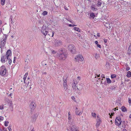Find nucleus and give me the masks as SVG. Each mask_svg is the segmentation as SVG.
<instances>
[{"instance_id": "f257e3e1", "label": "nucleus", "mask_w": 131, "mask_h": 131, "mask_svg": "<svg viewBox=\"0 0 131 131\" xmlns=\"http://www.w3.org/2000/svg\"><path fill=\"white\" fill-rule=\"evenodd\" d=\"M57 57L58 59L61 60H65L67 57V54L63 52L62 49L59 50L57 53Z\"/></svg>"}, {"instance_id": "f03ea898", "label": "nucleus", "mask_w": 131, "mask_h": 131, "mask_svg": "<svg viewBox=\"0 0 131 131\" xmlns=\"http://www.w3.org/2000/svg\"><path fill=\"white\" fill-rule=\"evenodd\" d=\"M5 36V38H2L1 40V43H0V48L1 49V50L4 48V46L5 45L6 42L7 38V36L5 35H4Z\"/></svg>"}, {"instance_id": "7ed1b4c3", "label": "nucleus", "mask_w": 131, "mask_h": 131, "mask_svg": "<svg viewBox=\"0 0 131 131\" xmlns=\"http://www.w3.org/2000/svg\"><path fill=\"white\" fill-rule=\"evenodd\" d=\"M67 131H79L77 128V127L74 125L67 127Z\"/></svg>"}, {"instance_id": "20e7f679", "label": "nucleus", "mask_w": 131, "mask_h": 131, "mask_svg": "<svg viewBox=\"0 0 131 131\" xmlns=\"http://www.w3.org/2000/svg\"><path fill=\"white\" fill-rule=\"evenodd\" d=\"M48 28L46 26L43 25L42 26L41 32L45 36H46L48 32Z\"/></svg>"}, {"instance_id": "39448f33", "label": "nucleus", "mask_w": 131, "mask_h": 131, "mask_svg": "<svg viewBox=\"0 0 131 131\" xmlns=\"http://www.w3.org/2000/svg\"><path fill=\"white\" fill-rule=\"evenodd\" d=\"M68 48L69 50L72 53H75V48L74 46L72 45H70L68 47Z\"/></svg>"}, {"instance_id": "423d86ee", "label": "nucleus", "mask_w": 131, "mask_h": 131, "mask_svg": "<svg viewBox=\"0 0 131 131\" xmlns=\"http://www.w3.org/2000/svg\"><path fill=\"white\" fill-rule=\"evenodd\" d=\"M54 44L56 47H58L62 45V41L59 40H55Z\"/></svg>"}, {"instance_id": "0eeeda50", "label": "nucleus", "mask_w": 131, "mask_h": 131, "mask_svg": "<svg viewBox=\"0 0 131 131\" xmlns=\"http://www.w3.org/2000/svg\"><path fill=\"white\" fill-rule=\"evenodd\" d=\"M6 72V70L5 67L2 66V68L0 70V75H4L5 74Z\"/></svg>"}, {"instance_id": "6e6552de", "label": "nucleus", "mask_w": 131, "mask_h": 131, "mask_svg": "<svg viewBox=\"0 0 131 131\" xmlns=\"http://www.w3.org/2000/svg\"><path fill=\"white\" fill-rule=\"evenodd\" d=\"M122 123L121 119L119 117H117L115 120V123L116 125L119 126Z\"/></svg>"}, {"instance_id": "1a4fd4ad", "label": "nucleus", "mask_w": 131, "mask_h": 131, "mask_svg": "<svg viewBox=\"0 0 131 131\" xmlns=\"http://www.w3.org/2000/svg\"><path fill=\"white\" fill-rule=\"evenodd\" d=\"M75 59L76 61L79 62L80 61H83L84 58L81 55H79L77 56L75 58Z\"/></svg>"}, {"instance_id": "9d476101", "label": "nucleus", "mask_w": 131, "mask_h": 131, "mask_svg": "<svg viewBox=\"0 0 131 131\" xmlns=\"http://www.w3.org/2000/svg\"><path fill=\"white\" fill-rule=\"evenodd\" d=\"M97 118L96 119V127H97L99 126L100 124L101 123L102 121L101 119L99 117V116H97Z\"/></svg>"}, {"instance_id": "9b49d317", "label": "nucleus", "mask_w": 131, "mask_h": 131, "mask_svg": "<svg viewBox=\"0 0 131 131\" xmlns=\"http://www.w3.org/2000/svg\"><path fill=\"white\" fill-rule=\"evenodd\" d=\"M16 13L15 12L14 13H13L11 15L10 19L12 23V20L13 19L14 21V19L16 17Z\"/></svg>"}, {"instance_id": "f8f14e48", "label": "nucleus", "mask_w": 131, "mask_h": 131, "mask_svg": "<svg viewBox=\"0 0 131 131\" xmlns=\"http://www.w3.org/2000/svg\"><path fill=\"white\" fill-rule=\"evenodd\" d=\"M36 105L35 102H31L30 105V108L31 110H34L36 108Z\"/></svg>"}, {"instance_id": "ddd939ff", "label": "nucleus", "mask_w": 131, "mask_h": 131, "mask_svg": "<svg viewBox=\"0 0 131 131\" xmlns=\"http://www.w3.org/2000/svg\"><path fill=\"white\" fill-rule=\"evenodd\" d=\"M11 54L12 53L11 50L10 49L8 50L6 52V56H5L7 59H8V58H9V57L10 56Z\"/></svg>"}, {"instance_id": "4468645a", "label": "nucleus", "mask_w": 131, "mask_h": 131, "mask_svg": "<svg viewBox=\"0 0 131 131\" xmlns=\"http://www.w3.org/2000/svg\"><path fill=\"white\" fill-rule=\"evenodd\" d=\"M6 57L5 55L2 54L1 57V61L2 63H5Z\"/></svg>"}, {"instance_id": "2eb2a0df", "label": "nucleus", "mask_w": 131, "mask_h": 131, "mask_svg": "<svg viewBox=\"0 0 131 131\" xmlns=\"http://www.w3.org/2000/svg\"><path fill=\"white\" fill-rule=\"evenodd\" d=\"M129 43L130 44L127 53V54L129 56H130L131 54V43Z\"/></svg>"}, {"instance_id": "dca6fc26", "label": "nucleus", "mask_w": 131, "mask_h": 131, "mask_svg": "<svg viewBox=\"0 0 131 131\" xmlns=\"http://www.w3.org/2000/svg\"><path fill=\"white\" fill-rule=\"evenodd\" d=\"M91 9L92 10L94 11H96L97 10V8H95V5H92L91 6Z\"/></svg>"}, {"instance_id": "f3484780", "label": "nucleus", "mask_w": 131, "mask_h": 131, "mask_svg": "<svg viewBox=\"0 0 131 131\" xmlns=\"http://www.w3.org/2000/svg\"><path fill=\"white\" fill-rule=\"evenodd\" d=\"M90 18L91 19H94L95 17V15L93 13H91L90 14Z\"/></svg>"}, {"instance_id": "a211bd4d", "label": "nucleus", "mask_w": 131, "mask_h": 131, "mask_svg": "<svg viewBox=\"0 0 131 131\" xmlns=\"http://www.w3.org/2000/svg\"><path fill=\"white\" fill-rule=\"evenodd\" d=\"M76 109L77 110L78 109V108L76 107ZM76 114L78 115H80L82 114V113L81 112H80L78 110H76L75 112Z\"/></svg>"}, {"instance_id": "6ab92c4d", "label": "nucleus", "mask_w": 131, "mask_h": 131, "mask_svg": "<svg viewBox=\"0 0 131 131\" xmlns=\"http://www.w3.org/2000/svg\"><path fill=\"white\" fill-rule=\"evenodd\" d=\"M77 89L78 90H80L82 88V84H80L77 86Z\"/></svg>"}, {"instance_id": "aec40b11", "label": "nucleus", "mask_w": 131, "mask_h": 131, "mask_svg": "<svg viewBox=\"0 0 131 131\" xmlns=\"http://www.w3.org/2000/svg\"><path fill=\"white\" fill-rule=\"evenodd\" d=\"M28 72H26L25 75H24L23 79L24 80V83H25V80L26 79V78L28 75Z\"/></svg>"}, {"instance_id": "412c9836", "label": "nucleus", "mask_w": 131, "mask_h": 131, "mask_svg": "<svg viewBox=\"0 0 131 131\" xmlns=\"http://www.w3.org/2000/svg\"><path fill=\"white\" fill-rule=\"evenodd\" d=\"M37 117V115L34 114L32 115V118L33 121L34 122L35 121Z\"/></svg>"}, {"instance_id": "4be33fe9", "label": "nucleus", "mask_w": 131, "mask_h": 131, "mask_svg": "<svg viewBox=\"0 0 131 131\" xmlns=\"http://www.w3.org/2000/svg\"><path fill=\"white\" fill-rule=\"evenodd\" d=\"M96 5L98 7H101L102 5L101 1H97V3L96 4Z\"/></svg>"}, {"instance_id": "5701e85b", "label": "nucleus", "mask_w": 131, "mask_h": 131, "mask_svg": "<svg viewBox=\"0 0 131 131\" xmlns=\"http://www.w3.org/2000/svg\"><path fill=\"white\" fill-rule=\"evenodd\" d=\"M67 78L66 77H63V83H67Z\"/></svg>"}, {"instance_id": "b1692460", "label": "nucleus", "mask_w": 131, "mask_h": 131, "mask_svg": "<svg viewBox=\"0 0 131 131\" xmlns=\"http://www.w3.org/2000/svg\"><path fill=\"white\" fill-rule=\"evenodd\" d=\"M72 118V116L71 115L70 112H69L68 113V119L69 120H71Z\"/></svg>"}, {"instance_id": "393cba45", "label": "nucleus", "mask_w": 131, "mask_h": 131, "mask_svg": "<svg viewBox=\"0 0 131 131\" xmlns=\"http://www.w3.org/2000/svg\"><path fill=\"white\" fill-rule=\"evenodd\" d=\"M122 111L123 112H125L127 111V110L126 107L124 106H123L121 107Z\"/></svg>"}, {"instance_id": "a878e982", "label": "nucleus", "mask_w": 131, "mask_h": 131, "mask_svg": "<svg viewBox=\"0 0 131 131\" xmlns=\"http://www.w3.org/2000/svg\"><path fill=\"white\" fill-rule=\"evenodd\" d=\"M107 83L108 84L111 83L112 81L109 78H106Z\"/></svg>"}, {"instance_id": "bb28decb", "label": "nucleus", "mask_w": 131, "mask_h": 131, "mask_svg": "<svg viewBox=\"0 0 131 131\" xmlns=\"http://www.w3.org/2000/svg\"><path fill=\"white\" fill-rule=\"evenodd\" d=\"M127 76L128 77H131V72L130 71H128L127 72Z\"/></svg>"}, {"instance_id": "cd10ccee", "label": "nucleus", "mask_w": 131, "mask_h": 131, "mask_svg": "<svg viewBox=\"0 0 131 131\" xmlns=\"http://www.w3.org/2000/svg\"><path fill=\"white\" fill-rule=\"evenodd\" d=\"M5 0H1V4L2 6L4 5L5 3Z\"/></svg>"}, {"instance_id": "c85d7f7f", "label": "nucleus", "mask_w": 131, "mask_h": 131, "mask_svg": "<svg viewBox=\"0 0 131 131\" xmlns=\"http://www.w3.org/2000/svg\"><path fill=\"white\" fill-rule=\"evenodd\" d=\"M74 30L79 32L80 31V29L79 28H78L76 27H74Z\"/></svg>"}, {"instance_id": "c756f323", "label": "nucleus", "mask_w": 131, "mask_h": 131, "mask_svg": "<svg viewBox=\"0 0 131 131\" xmlns=\"http://www.w3.org/2000/svg\"><path fill=\"white\" fill-rule=\"evenodd\" d=\"M72 87L73 89H75L76 90L77 86H76V85H75V83L73 84Z\"/></svg>"}, {"instance_id": "7c9ffc66", "label": "nucleus", "mask_w": 131, "mask_h": 131, "mask_svg": "<svg viewBox=\"0 0 131 131\" xmlns=\"http://www.w3.org/2000/svg\"><path fill=\"white\" fill-rule=\"evenodd\" d=\"M116 77V75L115 74H113L111 75V78L112 79L115 78Z\"/></svg>"}, {"instance_id": "2f4dec72", "label": "nucleus", "mask_w": 131, "mask_h": 131, "mask_svg": "<svg viewBox=\"0 0 131 131\" xmlns=\"http://www.w3.org/2000/svg\"><path fill=\"white\" fill-rule=\"evenodd\" d=\"M48 12L47 11H44L42 13V14L44 16H45L47 15Z\"/></svg>"}, {"instance_id": "473e14b6", "label": "nucleus", "mask_w": 131, "mask_h": 131, "mask_svg": "<svg viewBox=\"0 0 131 131\" xmlns=\"http://www.w3.org/2000/svg\"><path fill=\"white\" fill-rule=\"evenodd\" d=\"M8 63L9 64H10L12 62V60L11 59H10L9 58H8Z\"/></svg>"}, {"instance_id": "72a5a7b5", "label": "nucleus", "mask_w": 131, "mask_h": 131, "mask_svg": "<svg viewBox=\"0 0 131 131\" xmlns=\"http://www.w3.org/2000/svg\"><path fill=\"white\" fill-rule=\"evenodd\" d=\"M95 58L96 59L99 58L100 57L98 54L96 53L95 56Z\"/></svg>"}, {"instance_id": "f704fd0d", "label": "nucleus", "mask_w": 131, "mask_h": 131, "mask_svg": "<svg viewBox=\"0 0 131 131\" xmlns=\"http://www.w3.org/2000/svg\"><path fill=\"white\" fill-rule=\"evenodd\" d=\"M9 123V122L8 121H6L5 122V126H7L8 125V124Z\"/></svg>"}, {"instance_id": "c9c22d12", "label": "nucleus", "mask_w": 131, "mask_h": 131, "mask_svg": "<svg viewBox=\"0 0 131 131\" xmlns=\"http://www.w3.org/2000/svg\"><path fill=\"white\" fill-rule=\"evenodd\" d=\"M11 125H9L8 126V129L9 131H12V129L11 128Z\"/></svg>"}, {"instance_id": "e433bc0d", "label": "nucleus", "mask_w": 131, "mask_h": 131, "mask_svg": "<svg viewBox=\"0 0 131 131\" xmlns=\"http://www.w3.org/2000/svg\"><path fill=\"white\" fill-rule=\"evenodd\" d=\"M92 116L93 117H96V114L95 113H92Z\"/></svg>"}, {"instance_id": "4c0bfd02", "label": "nucleus", "mask_w": 131, "mask_h": 131, "mask_svg": "<svg viewBox=\"0 0 131 131\" xmlns=\"http://www.w3.org/2000/svg\"><path fill=\"white\" fill-rule=\"evenodd\" d=\"M77 83V82L75 80H73V84L75 83V85H76V84Z\"/></svg>"}, {"instance_id": "58836bf2", "label": "nucleus", "mask_w": 131, "mask_h": 131, "mask_svg": "<svg viewBox=\"0 0 131 131\" xmlns=\"http://www.w3.org/2000/svg\"><path fill=\"white\" fill-rule=\"evenodd\" d=\"M51 52H52V53L53 54H55L56 53V51H55L54 50H51Z\"/></svg>"}, {"instance_id": "ea45409f", "label": "nucleus", "mask_w": 131, "mask_h": 131, "mask_svg": "<svg viewBox=\"0 0 131 131\" xmlns=\"http://www.w3.org/2000/svg\"><path fill=\"white\" fill-rule=\"evenodd\" d=\"M76 25H71V24H69V26L70 27H73L74 26H75Z\"/></svg>"}, {"instance_id": "a19ab883", "label": "nucleus", "mask_w": 131, "mask_h": 131, "mask_svg": "<svg viewBox=\"0 0 131 131\" xmlns=\"http://www.w3.org/2000/svg\"><path fill=\"white\" fill-rule=\"evenodd\" d=\"M3 105H1L0 106V110H2L3 109Z\"/></svg>"}, {"instance_id": "79ce46f5", "label": "nucleus", "mask_w": 131, "mask_h": 131, "mask_svg": "<svg viewBox=\"0 0 131 131\" xmlns=\"http://www.w3.org/2000/svg\"><path fill=\"white\" fill-rule=\"evenodd\" d=\"M97 47H98L99 48H101V46L100 45H99V44H98L97 45Z\"/></svg>"}, {"instance_id": "37998d69", "label": "nucleus", "mask_w": 131, "mask_h": 131, "mask_svg": "<svg viewBox=\"0 0 131 131\" xmlns=\"http://www.w3.org/2000/svg\"><path fill=\"white\" fill-rule=\"evenodd\" d=\"M4 119V118L2 116H0V120L1 121L3 120Z\"/></svg>"}, {"instance_id": "c03bdc74", "label": "nucleus", "mask_w": 131, "mask_h": 131, "mask_svg": "<svg viewBox=\"0 0 131 131\" xmlns=\"http://www.w3.org/2000/svg\"><path fill=\"white\" fill-rule=\"evenodd\" d=\"M128 102L129 103V104L131 103V100H130L129 98H128Z\"/></svg>"}, {"instance_id": "a18cd8bd", "label": "nucleus", "mask_w": 131, "mask_h": 131, "mask_svg": "<svg viewBox=\"0 0 131 131\" xmlns=\"http://www.w3.org/2000/svg\"><path fill=\"white\" fill-rule=\"evenodd\" d=\"M130 68L129 67H127L126 68V70L127 71H128L130 69Z\"/></svg>"}, {"instance_id": "49530a36", "label": "nucleus", "mask_w": 131, "mask_h": 131, "mask_svg": "<svg viewBox=\"0 0 131 131\" xmlns=\"http://www.w3.org/2000/svg\"><path fill=\"white\" fill-rule=\"evenodd\" d=\"M104 42L106 43L107 42V39H104Z\"/></svg>"}, {"instance_id": "de8ad7c7", "label": "nucleus", "mask_w": 131, "mask_h": 131, "mask_svg": "<svg viewBox=\"0 0 131 131\" xmlns=\"http://www.w3.org/2000/svg\"><path fill=\"white\" fill-rule=\"evenodd\" d=\"M101 77H102V78H105V75L104 74H102V75H101Z\"/></svg>"}, {"instance_id": "09e8293b", "label": "nucleus", "mask_w": 131, "mask_h": 131, "mask_svg": "<svg viewBox=\"0 0 131 131\" xmlns=\"http://www.w3.org/2000/svg\"><path fill=\"white\" fill-rule=\"evenodd\" d=\"M95 44L97 45L99 44L98 42L97 41H95Z\"/></svg>"}, {"instance_id": "8fccbe9b", "label": "nucleus", "mask_w": 131, "mask_h": 131, "mask_svg": "<svg viewBox=\"0 0 131 131\" xmlns=\"http://www.w3.org/2000/svg\"><path fill=\"white\" fill-rule=\"evenodd\" d=\"M111 89L112 90H114V89L115 88V86H113L112 87H111Z\"/></svg>"}, {"instance_id": "3c124183", "label": "nucleus", "mask_w": 131, "mask_h": 131, "mask_svg": "<svg viewBox=\"0 0 131 131\" xmlns=\"http://www.w3.org/2000/svg\"><path fill=\"white\" fill-rule=\"evenodd\" d=\"M46 74H47V73L46 72H42V75H46Z\"/></svg>"}, {"instance_id": "603ef678", "label": "nucleus", "mask_w": 131, "mask_h": 131, "mask_svg": "<svg viewBox=\"0 0 131 131\" xmlns=\"http://www.w3.org/2000/svg\"><path fill=\"white\" fill-rule=\"evenodd\" d=\"M63 86H67V83H66V84L63 83Z\"/></svg>"}, {"instance_id": "864d4df0", "label": "nucleus", "mask_w": 131, "mask_h": 131, "mask_svg": "<svg viewBox=\"0 0 131 131\" xmlns=\"http://www.w3.org/2000/svg\"><path fill=\"white\" fill-rule=\"evenodd\" d=\"M16 57H14V61H13L14 63H15L14 62L15 61V60H16Z\"/></svg>"}, {"instance_id": "5fc2aeb1", "label": "nucleus", "mask_w": 131, "mask_h": 131, "mask_svg": "<svg viewBox=\"0 0 131 131\" xmlns=\"http://www.w3.org/2000/svg\"><path fill=\"white\" fill-rule=\"evenodd\" d=\"M72 98L73 100H74L75 99V98L73 96L72 97Z\"/></svg>"}, {"instance_id": "6e6d98bb", "label": "nucleus", "mask_w": 131, "mask_h": 131, "mask_svg": "<svg viewBox=\"0 0 131 131\" xmlns=\"http://www.w3.org/2000/svg\"><path fill=\"white\" fill-rule=\"evenodd\" d=\"M54 34V31H53L52 32V36H51L52 37L53 36Z\"/></svg>"}, {"instance_id": "4d7b16f0", "label": "nucleus", "mask_w": 131, "mask_h": 131, "mask_svg": "<svg viewBox=\"0 0 131 131\" xmlns=\"http://www.w3.org/2000/svg\"><path fill=\"white\" fill-rule=\"evenodd\" d=\"M97 36L98 37H100V33H97Z\"/></svg>"}, {"instance_id": "13d9d810", "label": "nucleus", "mask_w": 131, "mask_h": 131, "mask_svg": "<svg viewBox=\"0 0 131 131\" xmlns=\"http://www.w3.org/2000/svg\"><path fill=\"white\" fill-rule=\"evenodd\" d=\"M67 86H63V87H64V89H65L66 90V89H67Z\"/></svg>"}, {"instance_id": "bf43d9fd", "label": "nucleus", "mask_w": 131, "mask_h": 131, "mask_svg": "<svg viewBox=\"0 0 131 131\" xmlns=\"http://www.w3.org/2000/svg\"><path fill=\"white\" fill-rule=\"evenodd\" d=\"M29 82H27V86H28V85H29V86H30V84H29Z\"/></svg>"}, {"instance_id": "052dcab7", "label": "nucleus", "mask_w": 131, "mask_h": 131, "mask_svg": "<svg viewBox=\"0 0 131 131\" xmlns=\"http://www.w3.org/2000/svg\"><path fill=\"white\" fill-rule=\"evenodd\" d=\"M2 32V29L1 28H0V34Z\"/></svg>"}, {"instance_id": "680f3d73", "label": "nucleus", "mask_w": 131, "mask_h": 131, "mask_svg": "<svg viewBox=\"0 0 131 131\" xmlns=\"http://www.w3.org/2000/svg\"><path fill=\"white\" fill-rule=\"evenodd\" d=\"M114 113H112L111 114V116H113L114 114Z\"/></svg>"}, {"instance_id": "e2e57ef3", "label": "nucleus", "mask_w": 131, "mask_h": 131, "mask_svg": "<svg viewBox=\"0 0 131 131\" xmlns=\"http://www.w3.org/2000/svg\"><path fill=\"white\" fill-rule=\"evenodd\" d=\"M123 131H127V130L126 129H124L123 130Z\"/></svg>"}, {"instance_id": "0e129e2a", "label": "nucleus", "mask_w": 131, "mask_h": 131, "mask_svg": "<svg viewBox=\"0 0 131 131\" xmlns=\"http://www.w3.org/2000/svg\"><path fill=\"white\" fill-rule=\"evenodd\" d=\"M77 78H78V79L79 80H80V77H77Z\"/></svg>"}, {"instance_id": "69168bd1", "label": "nucleus", "mask_w": 131, "mask_h": 131, "mask_svg": "<svg viewBox=\"0 0 131 131\" xmlns=\"http://www.w3.org/2000/svg\"><path fill=\"white\" fill-rule=\"evenodd\" d=\"M67 92H68L69 93H70V92L71 91L70 90H69L68 91H67Z\"/></svg>"}, {"instance_id": "338daca9", "label": "nucleus", "mask_w": 131, "mask_h": 131, "mask_svg": "<svg viewBox=\"0 0 131 131\" xmlns=\"http://www.w3.org/2000/svg\"><path fill=\"white\" fill-rule=\"evenodd\" d=\"M129 117L130 118H131V114L129 115Z\"/></svg>"}, {"instance_id": "774afa93", "label": "nucleus", "mask_w": 131, "mask_h": 131, "mask_svg": "<svg viewBox=\"0 0 131 131\" xmlns=\"http://www.w3.org/2000/svg\"><path fill=\"white\" fill-rule=\"evenodd\" d=\"M4 131H7V130L6 129H5L4 130Z\"/></svg>"}]
</instances>
